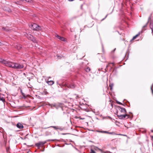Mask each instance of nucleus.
<instances>
[{
  "label": "nucleus",
  "instance_id": "obj_3",
  "mask_svg": "<svg viewBox=\"0 0 153 153\" xmlns=\"http://www.w3.org/2000/svg\"><path fill=\"white\" fill-rule=\"evenodd\" d=\"M118 117H119V118L121 119H124L127 117L126 118L128 119L129 117V115L126 114H123L118 112L117 114Z\"/></svg>",
  "mask_w": 153,
  "mask_h": 153
},
{
  "label": "nucleus",
  "instance_id": "obj_19",
  "mask_svg": "<svg viewBox=\"0 0 153 153\" xmlns=\"http://www.w3.org/2000/svg\"><path fill=\"white\" fill-rule=\"evenodd\" d=\"M91 71V69L89 67H87L85 69V71L87 72H89Z\"/></svg>",
  "mask_w": 153,
  "mask_h": 153
},
{
  "label": "nucleus",
  "instance_id": "obj_29",
  "mask_svg": "<svg viewBox=\"0 0 153 153\" xmlns=\"http://www.w3.org/2000/svg\"><path fill=\"white\" fill-rule=\"evenodd\" d=\"M79 98V97L78 95H77L76 97V98L77 99Z\"/></svg>",
  "mask_w": 153,
  "mask_h": 153
},
{
  "label": "nucleus",
  "instance_id": "obj_15",
  "mask_svg": "<svg viewBox=\"0 0 153 153\" xmlns=\"http://www.w3.org/2000/svg\"><path fill=\"white\" fill-rule=\"evenodd\" d=\"M140 32H139L135 36L133 37V38L131 40H134L137 37L139 36L140 35Z\"/></svg>",
  "mask_w": 153,
  "mask_h": 153
},
{
  "label": "nucleus",
  "instance_id": "obj_13",
  "mask_svg": "<svg viewBox=\"0 0 153 153\" xmlns=\"http://www.w3.org/2000/svg\"><path fill=\"white\" fill-rule=\"evenodd\" d=\"M68 88H75V85L74 84H71L67 86Z\"/></svg>",
  "mask_w": 153,
  "mask_h": 153
},
{
  "label": "nucleus",
  "instance_id": "obj_21",
  "mask_svg": "<svg viewBox=\"0 0 153 153\" xmlns=\"http://www.w3.org/2000/svg\"><path fill=\"white\" fill-rule=\"evenodd\" d=\"M113 85L112 84H110L109 85V86L110 87V89L111 90L113 89Z\"/></svg>",
  "mask_w": 153,
  "mask_h": 153
},
{
  "label": "nucleus",
  "instance_id": "obj_28",
  "mask_svg": "<svg viewBox=\"0 0 153 153\" xmlns=\"http://www.w3.org/2000/svg\"><path fill=\"white\" fill-rule=\"evenodd\" d=\"M116 49V48H114V50H113V51H112V52H114L115 51Z\"/></svg>",
  "mask_w": 153,
  "mask_h": 153
},
{
  "label": "nucleus",
  "instance_id": "obj_11",
  "mask_svg": "<svg viewBox=\"0 0 153 153\" xmlns=\"http://www.w3.org/2000/svg\"><path fill=\"white\" fill-rule=\"evenodd\" d=\"M15 47L18 50H21L22 48V45L20 44H17L16 45Z\"/></svg>",
  "mask_w": 153,
  "mask_h": 153
},
{
  "label": "nucleus",
  "instance_id": "obj_12",
  "mask_svg": "<svg viewBox=\"0 0 153 153\" xmlns=\"http://www.w3.org/2000/svg\"><path fill=\"white\" fill-rule=\"evenodd\" d=\"M17 127L20 129L22 128H23V125L20 123H19L16 125Z\"/></svg>",
  "mask_w": 153,
  "mask_h": 153
},
{
  "label": "nucleus",
  "instance_id": "obj_2",
  "mask_svg": "<svg viewBox=\"0 0 153 153\" xmlns=\"http://www.w3.org/2000/svg\"><path fill=\"white\" fill-rule=\"evenodd\" d=\"M31 28L33 30H41L40 26L35 23L31 25Z\"/></svg>",
  "mask_w": 153,
  "mask_h": 153
},
{
  "label": "nucleus",
  "instance_id": "obj_14",
  "mask_svg": "<svg viewBox=\"0 0 153 153\" xmlns=\"http://www.w3.org/2000/svg\"><path fill=\"white\" fill-rule=\"evenodd\" d=\"M140 32H139L135 36L133 37V38L131 40H134L137 37L139 36L140 35Z\"/></svg>",
  "mask_w": 153,
  "mask_h": 153
},
{
  "label": "nucleus",
  "instance_id": "obj_18",
  "mask_svg": "<svg viewBox=\"0 0 153 153\" xmlns=\"http://www.w3.org/2000/svg\"><path fill=\"white\" fill-rule=\"evenodd\" d=\"M150 27L152 29V31H153V23H151L150 24Z\"/></svg>",
  "mask_w": 153,
  "mask_h": 153
},
{
  "label": "nucleus",
  "instance_id": "obj_16",
  "mask_svg": "<svg viewBox=\"0 0 153 153\" xmlns=\"http://www.w3.org/2000/svg\"><path fill=\"white\" fill-rule=\"evenodd\" d=\"M48 84L50 85H52L54 83V82L53 81H48L47 82Z\"/></svg>",
  "mask_w": 153,
  "mask_h": 153
},
{
  "label": "nucleus",
  "instance_id": "obj_20",
  "mask_svg": "<svg viewBox=\"0 0 153 153\" xmlns=\"http://www.w3.org/2000/svg\"><path fill=\"white\" fill-rule=\"evenodd\" d=\"M0 100L2 101L3 102H4L5 101V99L3 97H1L0 96Z\"/></svg>",
  "mask_w": 153,
  "mask_h": 153
},
{
  "label": "nucleus",
  "instance_id": "obj_5",
  "mask_svg": "<svg viewBox=\"0 0 153 153\" xmlns=\"http://www.w3.org/2000/svg\"><path fill=\"white\" fill-rule=\"evenodd\" d=\"M55 36L58 39L62 41L66 42H67V39L61 36H59V35L57 34L55 35Z\"/></svg>",
  "mask_w": 153,
  "mask_h": 153
},
{
  "label": "nucleus",
  "instance_id": "obj_31",
  "mask_svg": "<svg viewBox=\"0 0 153 153\" xmlns=\"http://www.w3.org/2000/svg\"><path fill=\"white\" fill-rule=\"evenodd\" d=\"M110 103L111 104V105L112 106V103Z\"/></svg>",
  "mask_w": 153,
  "mask_h": 153
},
{
  "label": "nucleus",
  "instance_id": "obj_26",
  "mask_svg": "<svg viewBox=\"0 0 153 153\" xmlns=\"http://www.w3.org/2000/svg\"><path fill=\"white\" fill-rule=\"evenodd\" d=\"M151 91H152V92L153 94V89H152V87H151Z\"/></svg>",
  "mask_w": 153,
  "mask_h": 153
},
{
  "label": "nucleus",
  "instance_id": "obj_22",
  "mask_svg": "<svg viewBox=\"0 0 153 153\" xmlns=\"http://www.w3.org/2000/svg\"><path fill=\"white\" fill-rule=\"evenodd\" d=\"M48 94V93L46 91H44L42 92V94L46 95Z\"/></svg>",
  "mask_w": 153,
  "mask_h": 153
},
{
  "label": "nucleus",
  "instance_id": "obj_24",
  "mask_svg": "<svg viewBox=\"0 0 153 153\" xmlns=\"http://www.w3.org/2000/svg\"><path fill=\"white\" fill-rule=\"evenodd\" d=\"M21 93H22V96H24V97H25V94L24 93H22V90H21Z\"/></svg>",
  "mask_w": 153,
  "mask_h": 153
},
{
  "label": "nucleus",
  "instance_id": "obj_23",
  "mask_svg": "<svg viewBox=\"0 0 153 153\" xmlns=\"http://www.w3.org/2000/svg\"><path fill=\"white\" fill-rule=\"evenodd\" d=\"M90 153H96L94 150H91V151Z\"/></svg>",
  "mask_w": 153,
  "mask_h": 153
},
{
  "label": "nucleus",
  "instance_id": "obj_27",
  "mask_svg": "<svg viewBox=\"0 0 153 153\" xmlns=\"http://www.w3.org/2000/svg\"><path fill=\"white\" fill-rule=\"evenodd\" d=\"M110 64H113V65H114V63H110ZM109 63L108 64V65H107V67H108V66H109Z\"/></svg>",
  "mask_w": 153,
  "mask_h": 153
},
{
  "label": "nucleus",
  "instance_id": "obj_10",
  "mask_svg": "<svg viewBox=\"0 0 153 153\" xmlns=\"http://www.w3.org/2000/svg\"><path fill=\"white\" fill-rule=\"evenodd\" d=\"M7 62V61L3 59L2 58H0V62L6 65Z\"/></svg>",
  "mask_w": 153,
  "mask_h": 153
},
{
  "label": "nucleus",
  "instance_id": "obj_6",
  "mask_svg": "<svg viewBox=\"0 0 153 153\" xmlns=\"http://www.w3.org/2000/svg\"><path fill=\"white\" fill-rule=\"evenodd\" d=\"M6 66H8L15 68V63L7 61Z\"/></svg>",
  "mask_w": 153,
  "mask_h": 153
},
{
  "label": "nucleus",
  "instance_id": "obj_25",
  "mask_svg": "<svg viewBox=\"0 0 153 153\" xmlns=\"http://www.w3.org/2000/svg\"><path fill=\"white\" fill-rule=\"evenodd\" d=\"M117 102L118 104H120V105H122V103H121V102H118V101H117Z\"/></svg>",
  "mask_w": 153,
  "mask_h": 153
},
{
  "label": "nucleus",
  "instance_id": "obj_32",
  "mask_svg": "<svg viewBox=\"0 0 153 153\" xmlns=\"http://www.w3.org/2000/svg\"><path fill=\"white\" fill-rule=\"evenodd\" d=\"M1 43V42H0V44Z\"/></svg>",
  "mask_w": 153,
  "mask_h": 153
},
{
  "label": "nucleus",
  "instance_id": "obj_9",
  "mask_svg": "<svg viewBox=\"0 0 153 153\" xmlns=\"http://www.w3.org/2000/svg\"><path fill=\"white\" fill-rule=\"evenodd\" d=\"M100 133H103L106 134H115V133L114 132H109L108 131H98Z\"/></svg>",
  "mask_w": 153,
  "mask_h": 153
},
{
  "label": "nucleus",
  "instance_id": "obj_4",
  "mask_svg": "<svg viewBox=\"0 0 153 153\" xmlns=\"http://www.w3.org/2000/svg\"><path fill=\"white\" fill-rule=\"evenodd\" d=\"M118 110L117 111V113L119 112L120 113L125 114L126 112V110L125 108H121L120 106H118Z\"/></svg>",
  "mask_w": 153,
  "mask_h": 153
},
{
  "label": "nucleus",
  "instance_id": "obj_7",
  "mask_svg": "<svg viewBox=\"0 0 153 153\" xmlns=\"http://www.w3.org/2000/svg\"><path fill=\"white\" fill-rule=\"evenodd\" d=\"M23 65L22 64L15 63V68L21 69L23 68Z\"/></svg>",
  "mask_w": 153,
  "mask_h": 153
},
{
  "label": "nucleus",
  "instance_id": "obj_1",
  "mask_svg": "<svg viewBox=\"0 0 153 153\" xmlns=\"http://www.w3.org/2000/svg\"><path fill=\"white\" fill-rule=\"evenodd\" d=\"M25 35H26V36L29 40L32 41L34 43H37V40L33 35L30 34H25Z\"/></svg>",
  "mask_w": 153,
  "mask_h": 153
},
{
  "label": "nucleus",
  "instance_id": "obj_8",
  "mask_svg": "<svg viewBox=\"0 0 153 153\" xmlns=\"http://www.w3.org/2000/svg\"><path fill=\"white\" fill-rule=\"evenodd\" d=\"M45 143L42 142H40L39 143H36L35 144V145L38 147H39L41 146H42Z\"/></svg>",
  "mask_w": 153,
  "mask_h": 153
},
{
  "label": "nucleus",
  "instance_id": "obj_30",
  "mask_svg": "<svg viewBox=\"0 0 153 153\" xmlns=\"http://www.w3.org/2000/svg\"><path fill=\"white\" fill-rule=\"evenodd\" d=\"M152 139L153 140V136L152 137Z\"/></svg>",
  "mask_w": 153,
  "mask_h": 153
},
{
  "label": "nucleus",
  "instance_id": "obj_17",
  "mask_svg": "<svg viewBox=\"0 0 153 153\" xmlns=\"http://www.w3.org/2000/svg\"><path fill=\"white\" fill-rule=\"evenodd\" d=\"M51 127H53L55 129H56V130L58 129H60V130L61 129V128H59V127H58L57 126H51Z\"/></svg>",
  "mask_w": 153,
  "mask_h": 153
}]
</instances>
